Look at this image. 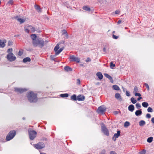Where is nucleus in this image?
Segmentation results:
<instances>
[{
    "label": "nucleus",
    "mask_w": 154,
    "mask_h": 154,
    "mask_svg": "<svg viewBox=\"0 0 154 154\" xmlns=\"http://www.w3.org/2000/svg\"><path fill=\"white\" fill-rule=\"evenodd\" d=\"M17 20L18 21L20 22V24H22L25 22V20L20 18H18Z\"/></svg>",
    "instance_id": "34"
},
{
    "label": "nucleus",
    "mask_w": 154,
    "mask_h": 154,
    "mask_svg": "<svg viewBox=\"0 0 154 154\" xmlns=\"http://www.w3.org/2000/svg\"><path fill=\"white\" fill-rule=\"evenodd\" d=\"M63 48H60L55 53V55L57 56L63 50Z\"/></svg>",
    "instance_id": "27"
},
{
    "label": "nucleus",
    "mask_w": 154,
    "mask_h": 154,
    "mask_svg": "<svg viewBox=\"0 0 154 154\" xmlns=\"http://www.w3.org/2000/svg\"><path fill=\"white\" fill-rule=\"evenodd\" d=\"M30 31L32 32H33L35 31V28L34 27L31 26H28Z\"/></svg>",
    "instance_id": "21"
},
{
    "label": "nucleus",
    "mask_w": 154,
    "mask_h": 154,
    "mask_svg": "<svg viewBox=\"0 0 154 154\" xmlns=\"http://www.w3.org/2000/svg\"><path fill=\"white\" fill-rule=\"evenodd\" d=\"M16 134V131L14 130L11 131L6 137V140L7 141H9L12 139L15 136Z\"/></svg>",
    "instance_id": "3"
},
{
    "label": "nucleus",
    "mask_w": 154,
    "mask_h": 154,
    "mask_svg": "<svg viewBox=\"0 0 154 154\" xmlns=\"http://www.w3.org/2000/svg\"><path fill=\"white\" fill-rule=\"evenodd\" d=\"M141 99H142V97H141L140 96V97H138V98H137V100H141Z\"/></svg>",
    "instance_id": "61"
},
{
    "label": "nucleus",
    "mask_w": 154,
    "mask_h": 154,
    "mask_svg": "<svg viewBox=\"0 0 154 154\" xmlns=\"http://www.w3.org/2000/svg\"><path fill=\"white\" fill-rule=\"evenodd\" d=\"M112 88L113 89L117 91H119L120 89L119 87L116 85H113L112 86Z\"/></svg>",
    "instance_id": "22"
},
{
    "label": "nucleus",
    "mask_w": 154,
    "mask_h": 154,
    "mask_svg": "<svg viewBox=\"0 0 154 154\" xmlns=\"http://www.w3.org/2000/svg\"><path fill=\"white\" fill-rule=\"evenodd\" d=\"M144 85H145V86H146V88H147V89L148 90H149V86L147 84V83H145L144 84Z\"/></svg>",
    "instance_id": "47"
},
{
    "label": "nucleus",
    "mask_w": 154,
    "mask_h": 154,
    "mask_svg": "<svg viewBox=\"0 0 154 154\" xmlns=\"http://www.w3.org/2000/svg\"><path fill=\"white\" fill-rule=\"evenodd\" d=\"M136 106L137 109H139L141 107L140 104L139 103H137L136 104Z\"/></svg>",
    "instance_id": "39"
},
{
    "label": "nucleus",
    "mask_w": 154,
    "mask_h": 154,
    "mask_svg": "<svg viewBox=\"0 0 154 154\" xmlns=\"http://www.w3.org/2000/svg\"><path fill=\"white\" fill-rule=\"evenodd\" d=\"M130 122H128L126 121L125 122L124 124V126L126 128L128 127L130 125Z\"/></svg>",
    "instance_id": "35"
},
{
    "label": "nucleus",
    "mask_w": 154,
    "mask_h": 154,
    "mask_svg": "<svg viewBox=\"0 0 154 154\" xmlns=\"http://www.w3.org/2000/svg\"><path fill=\"white\" fill-rule=\"evenodd\" d=\"M153 138L152 137H151L148 138L147 140V141L149 143H150L152 141Z\"/></svg>",
    "instance_id": "33"
},
{
    "label": "nucleus",
    "mask_w": 154,
    "mask_h": 154,
    "mask_svg": "<svg viewBox=\"0 0 154 154\" xmlns=\"http://www.w3.org/2000/svg\"><path fill=\"white\" fill-rule=\"evenodd\" d=\"M14 89L15 91L16 92L20 93H22L27 90L26 88H15Z\"/></svg>",
    "instance_id": "10"
},
{
    "label": "nucleus",
    "mask_w": 154,
    "mask_h": 154,
    "mask_svg": "<svg viewBox=\"0 0 154 154\" xmlns=\"http://www.w3.org/2000/svg\"><path fill=\"white\" fill-rule=\"evenodd\" d=\"M104 75L106 78H108L109 80H110L111 82L113 83V80L112 77L111 76L107 73L104 74Z\"/></svg>",
    "instance_id": "15"
},
{
    "label": "nucleus",
    "mask_w": 154,
    "mask_h": 154,
    "mask_svg": "<svg viewBox=\"0 0 154 154\" xmlns=\"http://www.w3.org/2000/svg\"><path fill=\"white\" fill-rule=\"evenodd\" d=\"M13 0H9V1L8 2V3L9 4H11L12 5L13 4Z\"/></svg>",
    "instance_id": "42"
},
{
    "label": "nucleus",
    "mask_w": 154,
    "mask_h": 154,
    "mask_svg": "<svg viewBox=\"0 0 154 154\" xmlns=\"http://www.w3.org/2000/svg\"><path fill=\"white\" fill-rule=\"evenodd\" d=\"M29 138L31 140H33L36 137V132L34 130L29 131Z\"/></svg>",
    "instance_id": "4"
},
{
    "label": "nucleus",
    "mask_w": 154,
    "mask_h": 154,
    "mask_svg": "<svg viewBox=\"0 0 154 154\" xmlns=\"http://www.w3.org/2000/svg\"><path fill=\"white\" fill-rule=\"evenodd\" d=\"M35 8L38 12H40L41 11V8H40V7L38 5H35Z\"/></svg>",
    "instance_id": "20"
},
{
    "label": "nucleus",
    "mask_w": 154,
    "mask_h": 154,
    "mask_svg": "<svg viewBox=\"0 0 154 154\" xmlns=\"http://www.w3.org/2000/svg\"><path fill=\"white\" fill-rule=\"evenodd\" d=\"M83 9L85 11H90L91 10L90 8L87 6H84L83 7Z\"/></svg>",
    "instance_id": "32"
},
{
    "label": "nucleus",
    "mask_w": 154,
    "mask_h": 154,
    "mask_svg": "<svg viewBox=\"0 0 154 154\" xmlns=\"http://www.w3.org/2000/svg\"><path fill=\"white\" fill-rule=\"evenodd\" d=\"M77 97V100L79 101H84L85 99V97L83 95H79Z\"/></svg>",
    "instance_id": "14"
},
{
    "label": "nucleus",
    "mask_w": 154,
    "mask_h": 154,
    "mask_svg": "<svg viewBox=\"0 0 154 154\" xmlns=\"http://www.w3.org/2000/svg\"><path fill=\"white\" fill-rule=\"evenodd\" d=\"M12 42L11 41H8V45H12Z\"/></svg>",
    "instance_id": "54"
},
{
    "label": "nucleus",
    "mask_w": 154,
    "mask_h": 154,
    "mask_svg": "<svg viewBox=\"0 0 154 154\" xmlns=\"http://www.w3.org/2000/svg\"><path fill=\"white\" fill-rule=\"evenodd\" d=\"M31 61L30 58L29 57H26L24 58L23 60V62L24 63H26L27 62H30Z\"/></svg>",
    "instance_id": "25"
},
{
    "label": "nucleus",
    "mask_w": 154,
    "mask_h": 154,
    "mask_svg": "<svg viewBox=\"0 0 154 154\" xmlns=\"http://www.w3.org/2000/svg\"><path fill=\"white\" fill-rule=\"evenodd\" d=\"M119 12H120V11L119 10H116L115 11V13L116 14H118L119 13Z\"/></svg>",
    "instance_id": "57"
},
{
    "label": "nucleus",
    "mask_w": 154,
    "mask_h": 154,
    "mask_svg": "<svg viewBox=\"0 0 154 154\" xmlns=\"http://www.w3.org/2000/svg\"><path fill=\"white\" fill-rule=\"evenodd\" d=\"M151 117V115L150 114L148 113L146 115V117L147 118H150Z\"/></svg>",
    "instance_id": "49"
},
{
    "label": "nucleus",
    "mask_w": 154,
    "mask_h": 154,
    "mask_svg": "<svg viewBox=\"0 0 154 154\" xmlns=\"http://www.w3.org/2000/svg\"><path fill=\"white\" fill-rule=\"evenodd\" d=\"M19 35H16V36H19Z\"/></svg>",
    "instance_id": "64"
},
{
    "label": "nucleus",
    "mask_w": 154,
    "mask_h": 154,
    "mask_svg": "<svg viewBox=\"0 0 154 154\" xmlns=\"http://www.w3.org/2000/svg\"><path fill=\"white\" fill-rule=\"evenodd\" d=\"M126 95L128 97H129L130 96V92L129 91H126Z\"/></svg>",
    "instance_id": "45"
},
{
    "label": "nucleus",
    "mask_w": 154,
    "mask_h": 154,
    "mask_svg": "<svg viewBox=\"0 0 154 154\" xmlns=\"http://www.w3.org/2000/svg\"><path fill=\"white\" fill-rule=\"evenodd\" d=\"M13 55L14 54L12 53L8 54L7 56V59L11 62L15 60L16 59V57Z\"/></svg>",
    "instance_id": "6"
},
{
    "label": "nucleus",
    "mask_w": 154,
    "mask_h": 154,
    "mask_svg": "<svg viewBox=\"0 0 154 154\" xmlns=\"http://www.w3.org/2000/svg\"><path fill=\"white\" fill-rule=\"evenodd\" d=\"M146 124V122L144 120H141L139 122V125L140 126H143Z\"/></svg>",
    "instance_id": "28"
},
{
    "label": "nucleus",
    "mask_w": 154,
    "mask_h": 154,
    "mask_svg": "<svg viewBox=\"0 0 154 154\" xmlns=\"http://www.w3.org/2000/svg\"><path fill=\"white\" fill-rule=\"evenodd\" d=\"M106 107L104 106H101L99 107L97 110L98 113L103 114L106 111Z\"/></svg>",
    "instance_id": "8"
},
{
    "label": "nucleus",
    "mask_w": 154,
    "mask_h": 154,
    "mask_svg": "<svg viewBox=\"0 0 154 154\" xmlns=\"http://www.w3.org/2000/svg\"><path fill=\"white\" fill-rule=\"evenodd\" d=\"M27 97L28 100L30 103H36L38 100L37 94L32 91L29 92Z\"/></svg>",
    "instance_id": "1"
},
{
    "label": "nucleus",
    "mask_w": 154,
    "mask_h": 154,
    "mask_svg": "<svg viewBox=\"0 0 154 154\" xmlns=\"http://www.w3.org/2000/svg\"><path fill=\"white\" fill-rule=\"evenodd\" d=\"M113 113L114 114L116 115H117L118 114L119 111H115L113 112Z\"/></svg>",
    "instance_id": "55"
},
{
    "label": "nucleus",
    "mask_w": 154,
    "mask_h": 154,
    "mask_svg": "<svg viewBox=\"0 0 154 154\" xmlns=\"http://www.w3.org/2000/svg\"><path fill=\"white\" fill-rule=\"evenodd\" d=\"M5 46V42L2 40H0V47L1 48H3Z\"/></svg>",
    "instance_id": "26"
},
{
    "label": "nucleus",
    "mask_w": 154,
    "mask_h": 154,
    "mask_svg": "<svg viewBox=\"0 0 154 154\" xmlns=\"http://www.w3.org/2000/svg\"><path fill=\"white\" fill-rule=\"evenodd\" d=\"M135 96H138V97H140L141 96L140 94L137 93H135Z\"/></svg>",
    "instance_id": "51"
},
{
    "label": "nucleus",
    "mask_w": 154,
    "mask_h": 154,
    "mask_svg": "<svg viewBox=\"0 0 154 154\" xmlns=\"http://www.w3.org/2000/svg\"><path fill=\"white\" fill-rule=\"evenodd\" d=\"M147 111L148 112H152L153 111V110L152 108L149 107L147 109Z\"/></svg>",
    "instance_id": "40"
},
{
    "label": "nucleus",
    "mask_w": 154,
    "mask_h": 154,
    "mask_svg": "<svg viewBox=\"0 0 154 154\" xmlns=\"http://www.w3.org/2000/svg\"><path fill=\"white\" fill-rule=\"evenodd\" d=\"M32 44L35 47L39 46L40 48H42L44 45V42L40 38H38L32 41Z\"/></svg>",
    "instance_id": "2"
},
{
    "label": "nucleus",
    "mask_w": 154,
    "mask_h": 154,
    "mask_svg": "<svg viewBox=\"0 0 154 154\" xmlns=\"http://www.w3.org/2000/svg\"><path fill=\"white\" fill-rule=\"evenodd\" d=\"M12 51V48H9L8 50V52L11 53Z\"/></svg>",
    "instance_id": "50"
},
{
    "label": "nucleus",
    "mask_w": 154,
    "mask_h": 154,
    "mask_svg": "<svg viewBox=\"0 0 154 154\" xmlns=\"http://www.w3.org/2000/svg\"><path fill=\"white\" fill-rule=\"evenodd\" d=\"M131 100L133 104L137 102V100L133 97L131 98Z\"/></svg>",
    "instance_id": "36"
},
{
    "label": "nucleus",
    "mask_w": 154,
    "mask_h": 154,
    "mask_svg": "<svg viewBox=\"0 0 154 154\" xmlns=\"http://www.w3.org/2000/svg\"><path fill=\"white\" fill-rule=\"evenodd\" d=\"M96 75L98 77V78L100 80L102 79L103 76L101 72H97L96 73Z\"/></svg>",
    "instance_id": "16"
},
{
    "label": "nucleus",
    "mask_w": 154,
    "mask_h": 154,
    "mask_svg": "<svg viewBox=\"0 0 154 154\" xmlns=\"http://www.w3.org/2000/svg\"><path fill=\"white\" fill-rule=\"evenodd\" d=\"M117 133L114 134L112 138V140L114 141H115L116 138H118L120 135L121 132L119 130L117 131Z\"/></svg>",
    "instance_id": "11"
},
{
    "label": "nucleus",
    "mask_w": 154,
    "mask_h": 154,
    "mask_svg": "<svg viewBox=\"0 0 154 154\" xmlns=\"http://www.w3.org/2000/svg\"><path fill=\"white\" fill-rule=\"evenodd\" d=\"M106 150L105 149H103L101 151V152L100 154H106Z\"/></svg>",
    "instance_id": "46"
},
{
    "label": "nucleus",
    "mask_w": 154,
    "mask_h": 154,
    "mask_svg": "<svg viewBox=\"0 0 154 154\" xmlns=\"http://www.w3.org/2000/svg\"><path fill=\"white\" fill-rule=\"evenodd\" d=\"M29 28H28V29H25V31L28 32V33H29Z\"/></svg>",
    "instance_id": "56"
},
{
    "label": "nucleus",
    "mask_w": 154,
    "mask_h": 154,
    "mask_svg": "<svg viewBox=\"0 0 154 154\" xmlns=\"http://www.w3.org/2000/svg\"><path fill=\"white\" fill-rule=\"evenodd\" d=\"M60 96L62 97H67L69 96V94L67 93L63 94H60Z\"/></svg>",
    "instance_id": "31"
},
{
    "label": "nucleus",
    "mask_w": 154,
    "mask_h": 154,
    "mask_svg": "<svg viewBox=\"0 0 154 154\" xmlns=\"http://www.w3.org/2000/svg\"><path fill=\"white\" fill-rule=\"evenodd\" d=\"M128 110L131 112H132L134 109V105L131 104L128 107Z\"/></svg>",
    "instance_id": "17"
},
{
    "label": "nucleus",
    "mask_w": 154,
    "mask_h": 154,
    "mask_svg": "<svg viewBox=\"0 0 154 154\" xmlns=\"http://www.w3.org/2000/svg\"><path fill=\"white\" fill-rule=\"evenodd\" d=\"M45 146L44 143L43 142H39L34 144V147L36 149H40L44 148Z\"/></svg>",
    "instance_id": "7"
},
{
    "label": "nucleus",
    "mask_w": 154,
    "mask_h": 154,
    "mask_svg": "<svg viewBox=\"0 0 154 154\" xmlns=\"http://www.w3.org/2000/svg\"><path fill=\"white\" fill-rule=\"evenodd\" d=\"M65 70L67 71H72V69L69 66H65L64 67Z\"/></svg>",
    "instance_id": "23"
},
{
    "label": "nucleus",
    "mask_w": 154,
    "mask_h": 154,
    "mask_svg": "<svg viewBox=\"0 0 154 154\" xmlns=\"http://www.w3.org/2000/svg\"><path fill=\"white\" fill-rule=\"evenodd\" d=\"M112 38L114 39H117L118 38V37L117 36L115 35L114 34L112 35Z\"/></svg>",
    "instance_id": "44"
},
{
    "label": "nucleus",
    "mask_w": 154,
    "mask_h": 154,
    "mask_svg": "<svg viewBox=\"0 0 154 154\" xmlns=\"http://www.w3.org/2000/svg\"><path fill=\"white\" fill-rule=\"evenodd\" d=\"M142 113L141 109L140 110H137L135 112V114L137 116H139L141 115Z\"/></svg>",
    "instance_id": "19"
},
{
    "label": "nucleus",
    "mask_w": 154,
    "mask_h": 154,
    "mask_svg": "<svg viewBox=\"0 0 154 154\" xmlns=\"http://www.w3.org/2000/svg\"><path fill=\"white\" fill-rule=\"evenodd\" d=\"M146 153V150L145 149H143L141 151L139 152V154H145Z\"/></svg>",
    "instance_id": "38"
},
{
    "label": "nucleus",
    "mask_w": 154,
    "mask_h": 154,
    "mask_svg": "<svg viewBox=\"0 0 154 154\" xmlns=\"http://www.w3.org/2000/svg\"><path fill=\"white\" fill-rule=\"evenodd\" d=\"M76 84L77 85H79L80 84V80L79 79H77Z\"/></svg>",
    "instance_id": "43"
},
{
    "label": "nucleus",
    "mask_w": 154,
    "mask_h": 154,
    "mask_svg": "<svg viewBox=\"0 0 154 154\" xmlns=\"http://www.w3.org/2000/svg\"><path fill=\"white\" fill-rule=\"evenodd\" d=\"M138 88L136 86H135L133 92L134 93H137L138 91Z\"/></svg>",
    "instance_id": "37"
},
{
    "label": "nucleus",
    "mask_w": 154,
    "mask_h": 154,
    "mask_svg": "<svg viewBox=\"0 0 154 154\" xmlns=\"http://www.w3.org/2000/svg\"><path fill=\"white\" fill-rule=\"evenodd\" d=\"M142 106H143V107H145V108H146L149 105V104L147 102H144L142 103Z\"/></svg>",
    "instance_id": "30"
},
{
    "label": "nucleus",
    "mask_w": 154,
    "mask_h": 154,
    "mask_svg": "<svg viewBox=\"0 0 154 154\" xmlns=\"http://www.w3.org/2000/svg\"><path fill=\"white\" fill-rule=\"evenodd\" d=\"M62 35H64L63 38L66 39L68 38L69 36L66 30L65 29H63L62 30Z\"/></svg>",
    "instance_id": "12"
},
{
    "label": "nucleus",
    "mask_w": 154,
    "mask_h": 154,
    "mask_svg": "<svg viewBox=\"0 0 154 154\" xmlns=\"http://www.w3.org/2000/svg\"><path fill=\"white\" fill-rule=\"evenodd\" d=\"M71 100L76 101L77 100V97L76 95L75 94H73L71 97Z\"/></svg>",
    "instance_id": "24"
},
{
    "label": "nucleus",
    "mask_w": 154,
    "mask_h": 154,
    "mask_svg": "<svg viewBox=\"0 0 154 154\" xmlns=\"http://www.w3.org/2000/svg\"><path fill=\"white\" fill-rule=\"evenodd\" d=\"M115 65L112 62H111L110 63V66L111 68L112 69L113 68L112 67V66L115 67Z\"/></svg>",
    "instance_id": "41"
},
{
    "label": "nucleus",
    "mask_w": 154,
    "mask_h": 154,
    "mask_svg": "<svg viewBox=\"0 0 154 154\" xmlns=\"http://www.w3.org/2000/svg\"><path fill=\"white\" fill-rule=\"evenodd\" d=\"M110 154H117L114 151H111L110 152Z\"/></svg>",
    "instance_id": "52"
},
{
    "label": "nucleus",
    "mask_w": 154,
    "mask_h": 154,
    "mask_svg": "<svg viewBox=\"0 0 154 154\" xmlns=\"http://www.w3.org/2000/svg\"><path fill=\"white\" fill-rule=\"evenodd\" d=\"M151 121L154 124V117H153L151 119Z\"/></svg>",
    "instance_id": "59"
},
{
    "label": "nucleus",
    "mask_w": 154,
    "mask_h": 154,
    "mask_svg": "<svg viewBox=\"0 0 154 154\" xmlns=\"http://www.w3.org/2000/svg\"><path fill=\"white\" fill-rule=\"evenodd\" d=\"M103 51L105 52V53H106V49L105 48H104L103 49Z\"/></svg>",
    "instance_id": "58"
},
{
    "label": "nucleus",
    "mask_w": 154,
    "mask_h": 154,
    "mask_svg": "<svg viewBox=\"0 0 154 154\" xmlns=\"http://www.w3.org/2000/svg\"><path fill=\"white\" fill-rule=\"evenodd\" d=\"M101 131L104 134L107 136L109 135V131L103 124L101 126Z\"/></svg>",
    "instance_id": "5"
},
{
    "label": "nucleus",
    "mask_w": 154,
    "mask_h": 154,
    "mask_svg": "<svg viewBox=\"0 0 154 154\" xmlns=\"http://www.w3.org/2000/svg\"><path fill=\"white\" fill-rule=\"evenodd\" d=\"M115 97L116 99H119V100L120 101H121L122 100L120 94L119 93H116L115 94Z\"/></svg>",
    "instance_id": "18"
},
{
    "label": "nucleus",
    "mask_w": 154,
    "mask_h": 154,
    "mask_svg": "<svg viewBox=\"0 0 154 154\" xmlns=\"http://www.w3.org/2000/svg\"><path fill=\"white\" fill-rule=\"evenodd\" d=\"M31 37L32 40V41H34V40H36L37 39L36 35L35 34H33L31 35Z\"/></svg>",
    "instance_id": "29"
},
{
    "label": "nucleus",
    "mask_w": 154,
    "mask_h": 154,
    "mask_svg": "<svg viewBox=\"0 0 154 154\" xmlns=\"http://www.w3.org/2000/svg\"><path fill=\"white\" fill-rule=\"evenodd\" d=\"M115 32V31H113L112 32V33H114Z\"/></svg>",
    "instance_id": "62"
},
{
    "label": "nucleus",
    "mask_w": 154,
    "mask_h": 154,
    "mask_svg": "<svg viewBox=\"0 0 154 154\" xmlns=\"http://www.w3.org/2000/svg\"><path fill=\"white\" fill-rule=\"evenodd\" d=\"M64 41H63L62 42H60L59 43H58L55 46L54 48V51L55 52V53L57 51H58V50L59 48V45L61 43H64Z\"/></svg>",
    "instance_id": "13"
},
{
    "label": "nucleus",
    "mask_w": 154,
    "mask_h": 154,
    "mask_svg": "<svg viewBox=\"0 0 154 154\" xmlns=\"http://www.w3.org/2000/svg\"><path fill=\"white\" fill-rule=\"evenodd\" d=\"M3 140H4V139H3L2 140H1V141H2Z\"/></svg>",
    "instance_id": "63"
},
{
    "label": "nucleus",
    "mask_w": 154,
    "mask_h": 154,
    "mask_svg": "<svg viewBox=\"0 0 154 154\" xmlns=\"http://www.w3.org/2000/svg\"><path fill=\"white\" fill-rule=\"evenodd\" d=\"M91 61V59L89 58L88 57L87 58V59L86 60V62H88Z\"/></svg>",
    "instance_id": "53"
},
{
    "label": "nucleus",
    "mask_w": 154,
    "mask_h": 154,
    "mask_svg": "<svg viewBox=\"0 0 154 154\" xmlns=\"http://www.w3.org/2000/svg\"><path fill=\"white\" fill-rule=\"evenodd\" d=\"M23 54V52L21 51H19V52L18 53V55L19 56H21Z\"/></svg>",
    "instance_id": "48"
},
{
    "label": "nucleus",
    "mask_w": 154,
    "mask_h": 154,
    "mask_svg": "<svg viewBox=\"0 0 154 154\" xmlns=\"http://www.w3.org/2000/svg\"><path fill=\"white\" fill-rule=\"evenodd\" d=\"M122 21L121 20H119L118 22H117V23L118 24H120L121 23Z\"/></svg>",
    "instance_id": "60"
},
{
    "label": "nucleus",
    "mask_w": 154,
    "mask_h": 154,
    "mask_svg": "<svg viewBox=\"0 0 154 154\" xmlns=\"http://www.w3.org/2000/svg\"><path fill=\"white\" fill-rule=\"evenodd\" d=\"M70 60L71 61L76 62L79 63L80 61V59L78 57H75L74 55H72L69 57Z\"/></svg>",
    "instance_id": "9"
}]
</instances>
